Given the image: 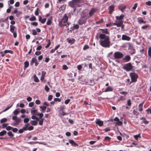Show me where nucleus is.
Returning <instances> with one entry per match:
<instances>
[{
    "instance_id": "nucleus-1",
    "label": "nucleus",
    "mask_w": 151,
    "mask_h": 151,
    "mask_svg": "<svg viewBox=\"0 0 151 151\" xmlns=\"http://www.w3.org/2000/svg\"><path fill=\"white\" fill-rule=\"evenodd\" d=\"M99 37L102 39L99 41L100 43L102 46L105 47H109L110 42L108 37L106 36L104 34H101L99 35Z\"/></svg>"
},
{
    "instance_id": "nucleus-2",
    "label": "nucleus",
    "mask_w": 151,
    "mask_h": 151,
    "mask_svg": "<svg viewBox=\"0 0 151 151\" xmlns=\"http://www.w3.org/2000/svg\"><path fill=\"white\" fill-rule=\"evenodd\" d=\"M131 79V82H135L137 80L138 76L137 75L134 73H131L130 74Z\"/></svg>"
},
{
    "instance_id": "nucleus-3",
    "label": "nucleus",
    "mask_w": 151,
    "mask_h": 151,
    "mask_svg": "<svg viewBox=\"0 0 151 151\" xmlns=\"http://www.w3.org/2000/svg\"><path fill=\"white\" fill-rule=\"evenodd\" d=\"M12 119L15 122V123L13 124V125L14 126L17 125L21 121V119L18 118L16 116H13Z\"/></svg>"
},
{
    "instance_id": "nucleus-4",
    "label": "nucleus",
    "mask_w": 151,
    "mask_h": 151,
    "mask_svg": "<svg viewBox=\"0 0 151 151\" xmlns=\"http://www.w3.org/2000/svg\"><path fill=\"white\" fill-rule=\"evenodd\" d=\"M133 66L130 63L126 64L123 66V68L127 71H129L132 68Z\"/></svg>"
},
{
    "instance_id": "nucleus-5",
    "label": "nucleus",
    "mask_w": 151,
    "mask_h": 151,
    "mask_svg": "<svg viewBox=\"0 0 151 151\" xmlns=\"http://www.w3.org/2000/svg\"><path fill=\"white\" fill-rule=\"evenodd\" d=\"M87 20V18L86 17L83 16L78 21V23L80 25L85 24Z\"/></svg>"
},
{
    "instance_id": "nucleus-6",
    "label": "nucleus",
    "mask_w": 151,
    "mask_h": 151,
    "mask_svg": "<svg viewBox=\"0 0 151 151\" xmlns=\"http://www.w3.org/2000/svg\"><path fill=\"white\" fill-rule=\"evenodd\" d=\"M69 5L72 7L76 8L77 7L79 6V5H78L77 4L76 2L73 0L70 2L69 3Z\"/></svg>"
},
{
    "instance_id": "nucleus-7",
    "label": "nucleus",
    "mask_w": 151,
    "mask_h": 151,
    "mask_svg": "<svg viewBox=\"0 0 151 151\" xmlns=\"http://www.w3.org/2000/svg\"><path fill=\"white\" fill-rule=\"evenodd\" d=\"M114 55L115 58H122L123 56V54L119 52H115Z\"/></svg>"
},
{
    "instance_id": "nucleus-8",
    "label": "nucleus",
    "mask_w": 151,
    "mask_h": 151,
    "mask_svg": "<svg viewBox=\"0 0 151 151\" xmlns=\"http://www.w3.org/2000/svg\"><path fill=\"white\" fill-rule=\"evenodd\" d=\"M131 37L126 35H123L122 37V39L123 40L130 41L131 40Z\"/></svg>"
},
{
    "instance_id": "nucleus-9",
    "label": "nucleus",
    "mask_w": 151,
    "mask_h": 151,
    "mask_svg": "<svg viewBox=\"0 0 151 151\" xmlns=\"http://www.w3.org/2000/svg\"><path fill=\"white\" fill-rule=\"evenodd\" d=\"M34 63H35L36 66H37L38 64V63L37 62V59L35 58H34L32 59V61L30 63V65H32Z\"/></svg>"
},
{
    "instance_id": "nucleus-10",
    "label": "nucleus",
    "mask_w": 151,
    "mask_h": 151,
    "mask_svg": "<svg viewBox=\"0 0 151 151\" xmlns=\"http://www.w3.org/2000/svg\"><path fill=\"white\" fill-rule=\"evenodd\" d=\"M114 120L116 122L115 124L117 125H121L122 124V122L119 121V119L117 117H116L114 119Z\"/></svg>"
},
{
    "instance_id": "nucleus-11",
    "label": "nucleus",
    "mask_w": 151,
    "mask_h": 151,
    "mask_svg": "<svg viewBox=\"0 0 151 151\" xmlns=\"http://www.w3.org/2000/svg\"><path fill=\"white\" fill-rule=\"evenodd\" d=\"M96 123L100 127L103 125V122L101 120L99 119H96Z\"/></svg>"
},
{
    "instance_id": "nucleus-12",
    "label": "nucleus",
    "mask_w": 151,
    "mask_h": 151,
    "mask_svg": "<svg viewBox=\"0 0 151 151\" xmlns=\"http://www.w3.org/2000/svg\"><path fill=\"white\" fill-rule=\"evenodd\" d=\"M116 22L117 23V27H121V25L123 24V21L122 20L116 19Z\"/></svg>"
},
{
    "instance_id": "nucleus-13",
    "label": "nucleus",
    "mask_w": 151,
    "mask_h": 151,
    "mask_svg": "<svg viewBox=\"0 0 151 151\" xmlns=\"http://www.w3.org/2000/svg\"><path fill=\"white\" fill-rule=\"evenodd\" d=\"M135 50L134 48H129L128 52L131 55H133L135 53Z\"/></svg>"
},
{
    "instance_id": "nucleus-14",
    "label": "nucleus",
    "mask_w": 151,
    "mask_h": 151,
    "mask_svg": "<svg viewBox=\"0 0 151 151\" xmlns=\"http://www.w3.org/2000/svg\"><path fill=\"white\" fill-rule=\"evenodd\" d=\"M137 21L138 23L139 24L141 23L145 24L146 22L143 20L142 17H139L137 18Z\"/></svg>"
},
{
    "instance_id": "nucleus-15",
    "label": "nucleus",
    "mask_w": 151,
    "mask_h": 151,
    "mask_svg": "<svg viewBox=\"0 0 151 151\" xmlns=\"http://www.w3.org/2000/svg\"><path fill=\"white\" fill-rule=\"evenodd\" d=\"M33 108L31 109V113L32 115H37L38 113L37 109H34Z\"/></svg>"
},
{
    "instance_id": "nucleus-16",
    "label": "nucleus",
    "mask_w": 151,
    "mask_h": 151,
    "mask_svg": "<svg viewBox=\"0 0 151 151\" xmlns=\"http://www.w3.org/2000/svg\"><path fill=\"white\" fill-rule=\"evenodd\" d=\"M68 17L65 14L61 19L63 23L66 24L65 23H67L68 21Z\"/></svg>"
},
{
    "instance_id": "nucleus-17",
    "label": "nucleus",
    "mask_w": 151,
    "mask_h": 151,
    "mask_svg": "<svg viewBox=\"0 0 151 151\" xmlns=\"http://www.w3.org/2000/svg\"><path fill=\"white\" fill-rule=\"evenodd\" d=\"M131 59V58L129 55H126L124 58L123 59V60L124 62H128L130 61Z\"/></svg>"
},
{
    "instance_id": "nucleus-18",
    "label": "nucleus",
    "mask_w": 151,
    "mask_h": 151,
    "mask_svg": "<svg viewBox=\"0 0 151 151\" xmlns=\"http://www.w3.org/2000/svg\"><path fill=\"white\" fill-rule=\"evenodd\" d=\"M96 9H91L89 13V16H92L93 14H94V13L96 12Z\"/></svg>"
},
{
    "instance_id": "nucleus-19",
    "label": "nucleus",
    "mask_w": 151,
    "mask_h": 151,
    "mask_svg": "<svg viewBox=\"0 0 151 151\" xmlns=\"http://www.w3.org/2000/svg\"><path fill=\"white\" fill-rule=\"evenodd\" d=\"M39 20L42 23L44 24L46 20V18H44L42 19L41 17H39Z\"/></svg>"
},
{
    "instance_id": "nucleus-20",
    "label": "nucleus",
    "mask_w": 151,
    "mask_h": 151,
    "mask_svg": "<svg viewBox=\"0 0 151 151\" xmlns=\"http://www.w3.org/2000/svg\"><path fill=\"white\" fill-rule=\"evenodd\" d=\"M114 6L113 5H112L110 6L109 7V12L111 14L113 12L114 10Z\"/></svg>"
},
{
    "instance_id": "nucleus-21",
    "label": "nucleus",
    "mask_w": 151,
    "mask_h": 151,
    "mask_svg": "<svg viewBox=\"0 0 151 151\" xmlns=\"http://www.w3.org/2000/svg\"><path fill=\"white\" fill-rule=\"evenodd\" d=\"M52 16H51L47 19L46 24L47 25H50L52 23Z\"/></svg>"
},
{
    "instance_id": "nucleus-22",
    "label": "nucleus",
    "mask_w": 151,
    "mask_h": 151,
    "mask_svg": "<svg viewBox=\"0 0 151 151\" xmlns=\"http://www.w3.org/2000/svg\"><path fill=\"white\" fill-rule=\"evenodd\" d=\"M140 119L143 121L142 122V123H144L145 124H146L149 123V122L146 120V119L145 117H142Z\"/></svg>"
},
{
    "instance_id": "nucleus-23",
    "label": "nucleus",
    "mask_w": 151,
    "mask_h": 151,
    "mask_svg": "<svg viewBox=\"0 0 151 151\" xmlns=\"http://www.w3.org/2000/svg\"><path fill=\"white\" fill-rule=\"evenodd\" d=\"M63 23L62 19H61L59 21V25L60 27H61L62 25H64L65 26H66V27H67L68 26L69 24L68 23H67L66 24H62V23Z\"/></svg>"
},
{
    "instance_id": "nucleus-24",
    "label": "nucleus",
    "mask_w": 151,
    "mask_h": 151,
    "mask_svg": "<svg viewBox=\"0 0 151 151\" xmlns=\"http://www.w3.org/2000/svg\"><path fill=\"white\" fill-rule=\"evenodd\" d=\"M46 73L45 71H43L42 72V75L41 77L40 80L42 81L44 79Z\"/></svg>"
},
{
    "instance_id": "nucleus-25",
    "label": "nucleus",
    "mask_w": 151,
    "mask_h": 151,
    "mask_svg": "<svg viewBox=\"0 0 151 151\" xmlns=\"http://www.w3.org/2000/svg\"><path fill=\"white\" fill-rule=\"evenodd\" d=\"M124 15L123 14H122L120 16H117L116 17V19H120L123 20L124 19Z\"/></svg>"
},
{
    "instance_id": "nucleus-26",
    "label": "nucleus",
    "mask_w": 151,
    "mask_h": 151,
    "mask_svg": "<svg viewBox=\"0 0 151 151\" xmlns=\"http://www.w3.org/2000/svg\"><path fill=\"white\" fill-rule=\"evenodd\" d=\"M69 142L72 145H74L77 146L78 145L76 142L74 141L73 140H69Z\"/></svg>"
},
{
    "instance_id": "nucleus-27",
    "label": "nucleus",
    "mask_w": 151,
    "mask_h": 151,
    "mask_svg": "<svg viewBox=\"0 0 151 151\" xmlns=\"http://www.w3.org/2000/svg\"><path fill=\"white\" fill-rule=\"evenodd\" d=\"M29 126V124H27L25 125V126L23 127V129L24 131H27L28 130V127Z\"/></svg>"
},
{
    "instance_id": "nucleus-28",
    "label": "nucleus",
    "mask_w": 151,
    "mask_h": 151,
    "mask_svg": "<svg viewBox=\"0 0 151 151\" xmlns=\"http://www.w3.org/2000/svg\"><path fill=\"white\" fill-rule=\"evenodd\" d=\"M30 124L34 126H36L37 124V122L35 120H32L30 122Z\"/></svg>"
},
{
    "instance_id": "nucleus-29",
    "label": "nucleus",
    "mask_w": 151,
    "mask_h": 151,
    "mask_svg": "<svg viewBox=\"0 0 151 151\" xmlns=\"http://www.w3.org/2000/svg\"><path fill=\"white\" fill-rule=\"evenodd\" d=\"M113 90L112 88L110 87H108L104 91L105 92L112 91Z\"/></svg>"
},
{
    "instance_id": "nucleus-30",
    "label": "nucleus",
    "mask_w": 151,
    "mask_h": 151,
    "mask_svg": "<svg viewBox=\"0 0 151 151\" xmlns=\"http://www.w3.org/2000/svg\"><path fill=\"white\" fill-rule=\"evenodd\" d=\"M15 28L14 26L11 25L10 26V31L12 32H13Z\"/></svg>"
},
{
    "instance_id": "nucleus-31",
    "label": "nucleus",
    "mask_w": 151,
    "mask_h": 151,
    "mask_svg": "<svg viewBox=\"0 0 151 151\" xmlns=\"http://www.w3.org/2000/svg\"><path fill=\"white\" fill-rule=\"evenodd\" d=\"M24 104L22 103H20V104H17V107H20L21 108H23L24 106Z\"/></svg>"
},
{
    "instance_id": "nucleus-32",
    "label": "nucleus",
    "mask_w": 151,
    "mask_h": 151,
    "mask_svg": "<svg viewBox=\"0 0 151 151\" xmlns=\"http://www.w3.org/2000/svg\"><path fill=\"white\" fill-rule=\"evenodd\" d=\"M143 104L142 103L140 104H139L138 107H139V110L140 111H141L142 110V107H143Z\"/></svg>"
},
{
    "instance_id": "nucleus-33",
    "label": "nucleus",
    "mask_w": 151,
    "mask_h": 151,
    "mask_svg": "<svg viewBox=\"0 0 151 151\" xmlns=\"http://www.w3.org/2000/svg\"><path fill=\"white\" fill-rule=\"evenodd\" d=\"M34 81L36 82H38L39 81V80L38 77L36 75H34L33 76Z\"/></svg>"
},
{
    "instance_id": "nucleus-34",
    "label": "nucleus",
    "mask_w": 151,
    "mask_h": 151,
    "mask_svg": "<svg viewBox=\"0 0 151 151\" xmlns=\"http://www.w3.org/2000/svg\"><path fill=\"white\" fill-rule=\"evenodd\" d=\"M6 131L5 130H3L0 132V136H2L6 134Z\"/></svg>"
},
{
    "instance_id": "nucleus-35",
    "label": "nucleus",
    "mask_w": 151,
    "mask_h": 151,
    "mask_svg": "<svg viewBox=\"0 0 151 151\" xmlns=\"http://www.w3.org/2000/svg\"><path fill=\"white\" fill-rule=\"evenodd\" d=\"M13 51L11 50H4L5 53H9L12 54L13 53Z\"/></svg>"
},
{
    "instance_id": "nucleus-36",
    "label": "nucleus",
    "mask_w": 151,
    "mask_h": 151,
    "mask_svg": "<svg viewBox=\"0 0 151 151\" xmlns=\"http://www.w3.org/2000/svg\"><path fill=\"white\" fill-rule=\"evenodd\" d=\"M18 109H17L13 111L14 114L17 115L19 113V111H18Z\"/></svg>"
},
{
    "instance_id": "nucleus-37",
    "label": "nucleus",
    "mask_w": 151,
    "mask_h": 151,
    "mask_svg": "<svg viewBox=\"0 0 151 151\" xmlns=\"http://www.w3.org/2000/svg\"><path fill=\"white\" fill-rule=\"evenodd\" d=\"M75 41V40L74 39H71L69 40H68V42L70 44H72Z\"/></svg>"
},
{
    "instance_id": "nucleus-38",
    "label": "nucleus",
    "mask_w": 151,
    "mask_h": 151,
    "mask_svg": "<svg viewBox=\"0 0 151 151\" xmlns=\"http://www.w3.org/2000/svg\"><path fill=\"white\" fill-rule=\"evenodd\" d=\"M7 120V119L6 118H4L1 119L0 120V122L1 123H3L4 122H6Z\"/></svg>"
},
{
    "instance_id": "nucleus-39",
    "label": "nucleus",
    "mask_w": 151,
    "mask_h": 151,
    "mask_svg": "<svg viewBox=\"0 0 151 151\" xmlns=\"http://www.w3.org/2000/svg\"><path fill=\"white\" fill-rule=\"evenodd\" d=\"M7 134L8 136H9L11 137H12L14 136V134L12 133V132L11 131H9L7 133Z\"/></svg>"
},
{
    "instance_id": "nucleus-40",
    "label": "nucleus",
    "mask_w": 151,
    "mask_h": 151,
    "mask_svg": "<svg viewBox=\"0 0 151 151\" xmlns=\"http://www.w3.org/2000/svg\"><path fill=\"white\" fill-rule=\"evenodd\" d=\"M24 67L27 68L28 67L29 65V63L28 61H26L24 63Z\"/></svg>"
},
{
    "instance_id": "nucleus-41",
    "label": "nucleus",
    "mask_w": 151,
    "mask_h": 151,
    "mask_svg": "<svg viewBox=\"0 0 151 151\" xmlns=\"http://www.w3.org/2000/svg\"><path fill=\"white\" fill-rule=\"evenodd\" d=\"M32 34L34 35H35L37 34V31L35 29L32 30Z\"/></svg>"
},
{
    "instance_id": "nucleus-42",
    "label": "nucleus",
    "mask_w": 151,
    "mask_h": 151,
    "mask_svg": "<svg viewBox=\"0 0 151 151\" xmlns=\"http://www.w3.org/2000/svg\"><path fill=\"white\" fill-rule=\"evenodd\" d=\"M36 19V17L34 16L29 18V20L30 21H35Z\"/></svg>"
},
{
    "instance_id": "nucleus-43",
    "label": "nucleus",
    "mask_w": 151,
    "mask_h": 151,
    "mask_svg": "<svg viewBox=\"0 0 151 151\" xmlns=\"http://www.w3.org/2000/svg\"><path fill=\"white\" fill-rule=\"evenodd\" d=\"M40 108L42 109V111H45L46 109L47 108V107H46L45 106H40Z\"/></svg>"
},
{
    "instance_id": "nucleus-44",
    "label": "nucleus",
    "mask_w": 151,
    "mask_h": 151,
    "mask_svg": "<svg viewBox=\"0 0 151 151\" xmlns=\"http://www.w3.org/2000/svg\"><path fill=\"white\" fill-rule=\"evenodd\" d=\"M12 104L11 105L9 106H8L3 111V112H5L8 110H9L10 108H11L12 106Z\"/></svg>"
},
{
    "instance_id": "nucleus-45",
    "label": "nucleus",
    "mask_w": 151,
    "mask_h": 151,
    "mask_svg": "<svg viewBox=\"0 0 151 151\" xmlns=\"http://www.w3.org/2000/svg\"><path fill=\"white\" fill-rule=\"evenodd\" d=\"M37 115L39 116L40 119H42V118L43 116V114L42 113H38Z\"/></svg>"
},
{
    "instance_id": "nucleus-46",
    "label": "nucleus",
    "mask_w": 151,
    "mask_h": 151,
    "mask_svg": "<svg viewBox=\"0 0 151 151\" xmlns=\"http://www.w3.org/2000/svg\"><path fill=\"white\" fill-rule=\"evenodd\" d=\"M30 119V118H25L24 120V122L25 123H27L29 121V120Z\"/></svg>"
},
{
    "instance_id": "nucleus-47",
    "label": "nucleus",
    "mask_w": 151,
    "mask_h": 151,
    "mask_svg": "<svg viewBox=\"0 0 151 151\" xmlns=\"http://www.w3.org/2000/svg\"><path fill=\"white\" fill-rule=\"evenodd\" d=\"M149 27V25H146L142 27L141 28L142 29H146L148 28Z\"/></svg>"
},
{
    "instance_id": "nucleus-48",
    "label": "nucleus",
    "mask_w": 151,
    "mask_h": 151,
    "mask_svg": "<svg viewBox=\"0 0 151 151\" xmlns=\"http://www.w3.org/2000/svg\"><path fill=\"white\" fill-rule=\"evenodd\" d=\"M79 27V25L77 24H74L73 25V29H78Z\"/></svg>"
},
{
    "instance_id": "nucleus-49",
    "label": "nucleus",
    "mask_w": 151,
    "mask_h": 151,
    "mask_svg": "<svg viewBox=\"0 0 151 151\" xmlns=\"http://www.w3.org/2000/svg\"><path fill=\"white\" fill-rule=\"evenodd\" d=\"M62 68L64 70H67L68 69V68L66 65H63Z\"/></svg>"
},
{
    "instance_id": "nucleus-50",
    "label": "nucleus",
    "mask_w": 151,
    "mask_h": 151,
    "mask_svg": "<svg viewBox=\"0 0 151 151\" xmlns=\"http://www.w3.org/2000/svg\"><path fill=\"white\" fill-rule=\"evenodd\" d=\"M44 121L43 119H40L39 121V124L40 125H42L43 124V122Z\"/></svg>"
},
{
    "instance_id": "nucleus-51",
    "label": "nucleus",
    "mask_w": 151,
    "mask_h": 151,
    "mask_svg": "<svg viewBox=\"0 0 151 151\" xmlns=\"http://www.w3.org/2000/svg\"><path fill=\"white\" fill-rule=\"evenodd\" d=\"M103 19L102 18L99 21L96 22V23L97 24H99L101 23V22H103Z\"/></svg>"
},
{
    "instance_id": "nucleus-52",
    "label": "nucleus",
    "mask_w": 151,
    "mask_h": 151,
    "mask_svg": "<svg viewBox=\"0 0 151 151\" xmlns=\"http://www.w3.org/2000/svg\"><path fill=\"white\" fill-rule=\"evenodd\" d=\"M13 127L10 126H7L6 127V129L8 131H9L12 129Z\"/></svg>"
},
{
    "instance_id": "nucleus-53",
    "label": "nucleus",
    "mask_w": 151,
    "mask_h": 151,
    "mask_svg": "<svg viewBox=\"0 0 151 151\" xmlns=\"http://www.w3.org/2000/svg\"><path fill=\"white\" fill-rule=\"evenodd\" d=\"M45 90L47 92H48L50 90L49 88L47 85L45 86Z\"/></svg>"
},
{
    "instance_id": "nucleus-54",
    "label": "nucleus",
    "mask_w": 151,
    "mask_h": 151,
    "mask_svg": "<svg viewBox=\"0 0 151 151\" xmlns=\"http://www.w3.org/2000/svg\"><path fill=\"white\" fill-rule=\"evenodd\" d=\"M38 10H39L38 8H37L35 12V14L37 16L39 15V13Z\"/></svg>"
},
{
    "instance_id": "nucleus-55",
    "label": "nucleus",
    "mask_w": 151,
    "mask_h": 151,
    "mask_svg": "<svg viewBox=\"0 0 151 151\" xmlns=\"http://www.w3.org/2000/svg\"><path fill=\"white\" fill-rule=\"evenodd\" d=\"M126 7V6H124L121 8L120 9V10L122 12H123L124 10L125 9Z\"/></svg>"
},
{
    "instance_id": "nucleus-56",
    "label": "nucleus",
    "mask_w": 151,
    "mask_h": 151,
    "mask_svg": "<svg viewBox=\"0 0 151 151\" xmlns=\"http://www.w3.org/2000/svg\"><path fill=\"white\" fill-rule=\"evenodd\" d=\"M54 101H58V102H60L61 101V99L59 98H55L54 99Z\"/></svg>"
},
{
    "instance_id": "nucleus-57",
    "label": "nucleus",
    "mask_w": 151,
    "mask_h": 151,
    "mask_svg": "<svg viewBox=\"0 0 151 151\" xmlns=\"http://www.w3.org/2000/svg\"><path fill=\"white\" fill-rule=\"evenodd\" d=\"M31 24H32L33 26H36L38 25V24L37 22H33L31 23Z\"/></svg>"
},
{
    "instance_id": "nucleus-58",
    "label": "nucleus",
    "mask_w": 151,
    "mask_h": 151,
    "mask_svg": "<svg viewBox=\"0 0 151 151\" xmlns=\"http://www.w3.org/2000/svg\"><path fill=\"white\" fill-rule=\"evenodd\" d=\"M34 105V103L33 102H31L29 104V106L30 107H32Z\"/></svg>"
},
{
    "instance_id": "nucleus-59",
    "label": "nucleus",
    "mask_w": 151,
    "mask_h": 151,
    "mask_svg": "<svg viewBox=\"0 0 151 151\" xmlns=\"http://www.w3.org/2000/svg\"><path fill=\"white\" fill-rule=\"evenodd\" d=\"M127 104L129 106H131V100L130 99H129L127 101Z\"/></svg>"
},
{
    "instance_id": "nucleus-60",
    "label": "nucleus",
    "mask_w": 151,
    "mask_h": 151,
    "mask_svg": "<svg viewBox=\"0 0 151 151\" xmlns=\"http://www.w3.org/2000/svg\"><path fill=\"white\" fill-rule=\"evenodd\" d=\"M18 130V129L17 128H13H13L12 129V131L14 132H17Z\"/></svg>"
},
{
    "instance_id": "nucleus-61",
    "label": "nucleus",
    "mask_w": 151,
    "mask_h": 151,
    "mask_svg": "<svg viewBox=\"0 0 151 151\" xmlns=\"http://www.w3.org/2000/svg\"><path fill=\"white\" fill-rule=\"evenodd\" d=\"M146 4L149 6L151 5V1H148L147 2H146Z\"/></svg>"
},
{
    "instance_id": "nucleus-62",
    "label": "nucleus",
    "mask_w": 151,
    "mask_h": 151,
    "mask_svg": "<svg viewBox=\"0 0 151 151\" xmlns=\"http://www.w3.org/2000/svg\"><path fill=\"white\" fill-rule=\"evenodd\" d=\"M53 96L52 95H50L48 96V100L50 101H51L52 99Z\"/></svg>"
},
{
    "instance_id": "nucleus-63",
    "label": "nucleus",
    "mask_w": 151,
    "mask_h": 151,
    "mask_svg": "<svg viewBox=\"0 0 151 151\" xmlns=\"http://www.w3.org/2000/svg\"><path fill=\"white\" fill-rule=\"evenodd\" d=\"M78 69V70H80L82 68V66L81 65H78L77 66Z\"/></svg>"
},
{
    "instance_id": "nucleus-64",
    "label": "nucleus",
    "mask_w": 151,
    "mask_h": 151,
    "mask_svg": "<svg viewBox=\"0 0 151 151\" xmlns=\"http://www.w3.org/2000/svg\"><path fill=\"white\" fill-rule=\"evenodd\" d=\"M49 104L46 102H44L43 103V106H45L46 107H47L49 106Z\"/></svg>"
}]
</instances>
